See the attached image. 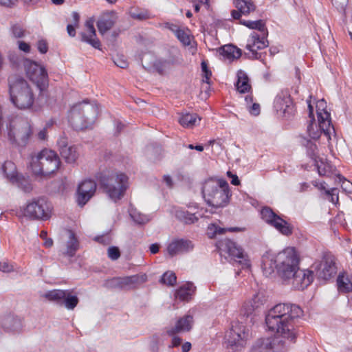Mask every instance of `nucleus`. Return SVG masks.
Returning <instances> with one entry per match:
<instances>
[{
	"instance_id": "nucleus-1",
	"label": "nucleus",
	"mask_w": 352,
	"mask_h": 352,
	"mask_svg": "<svg viewBox=\"0 0 352 352\" xmlns=\"http://www.w3.org/2000/svg\"><path fill=\"white\" fill-rule=\"evenodd\" d=\"M301 308L294 304L279 303L271 308L265 316L269 331L290 342L296 339V321L302 315Z\"/></svg>"
},
{
	"instance_id": "nucleus-2",
	"label": "nucleus",
	"mask_w": 352,
	"mask_h": 352,
	"mask_svg": "<svg viewBox=\"0 0 352 352\" xmlns=\"http://www.w3.org/2000/svg\"><path fill=\"white\" fill-rule=\"evenodd\" d=\"M96 178L101 188L114 202L118 201L124 196L129 187V178L122 173L105 170L98 173Z\"/></svg>"
},
{
	"instance_id": "nucleus-3",
	"label": "nucleus",
	"mask_w": 352,
	"mask_h": 352,
	"mask_svg": "<svg viewBox=\"0 0 352 352\" xmlns=\"http://www.w3.org/2000/svg\"><path fill=\"white\" fill-rule=\"evenodd\" d=\"M205 201L214 208H223L228 205L230 193L228 182L223 179H209L202 187Z\"/></svg>"
},
{
	"instance_id": "nucleus-4",
	"label": "nucleus",
	"mask_w": 352,
	"mask_h": 352,
	"mask_svg": "<svg viewBox=\"0 0 352 352\" xmlns=\"http://www.w3.org/2000/svg\"><path fill=\"white\" fill-rule=\"evenodd\" d=\"M10 100L19 109L31 107L34 103V95L32 87L23 78L11 76L8 78Z\"/></svg>"
},
{
	"instance_id": "nucleus-5",
	"label": "nucleus",
	"mask_w": 352,
	"mask_h": 352,
	"mask_svg": "<svg viewBox=\"0 0 352 352\" xmlns=\"http://www.w3.org/2000/svg\"><path fill=\"white\" fill-rule=\"evenodd\" d=\"M98 108L86 101L74 105L69 114V122L76 130L88 128L96 120Z\"/></svg>"
},
{
	"instance_id": "nucleus-6",
	"label": "nucleus",
	"mask_w": 352,
	"mask_h": 352,
	"mask_svg": "<svg viewBox=\"0 0 352 352\" xmlns=\"http://www.w3.org/2000/svg\"><path fill=\"white\" fill-rule=\"evenodd\" d=\"M309 109V117L310 118V123L307 126V133L309 136L314 139L317 140L320 138L321 134L327 139L329 142L331 140V135L336 136L335 129L331 124L330 119V113L327 111H318V121L317 124L314 118V109L311 104V102L307 100Z\"/></svg>"
},
{
	"instance_id": "nucleus-7",
	"label": "nucleus",
	"mask_w": 352,
	"mask_h": 352,
	"mask_svg": "<svg viewBox=\"0 0 352 352\" xmlns=\"http://www.w3.org/2000/svg\"><path fill=\"white\" fill-rule=\"evenodd\" d=\"M60 162L58 155L52 150L43 149L32 155L30 165L35 175H48L59 168Z\"/></svg>"
},
{
	"instance_id": "nucleus-8",
	"label": "nucleus",
	"mask_w": 352,
	"mask_h": 352,
	"mask_svg": "<svg viewBox=\"0 0 352 352\" xmlns=\"http://www.w3.org/2000/svg\"><path fill=\"white\" fill-rule=\"evenodd\" d=\"M32 134V126L27 119L16 117L11 120L8 129V138L12 144L25 147Z\"/></svg>"
},
{
	"instance_id": "nucleus-9",
	"label": "nucleus",
	"mask_w": 352,
	"mask_h": 352,
	"mask_svg": "<svg viewBox=\"0 0 352 352\" xmlns=\"http://www.w3.org/2000/svg\"><path fill=\"white\" fill-rule=\"evenodd\" d=\"M278 274L285 281L291 277L299 269V258L293 248H286L277 254Z\"/></svg>"
},
{
	"instance_id": "nucleus-10",
	"label": "nucleus",
	"mask_w": 352,
	"mask_h": 352,
	"mask_svg": "<svg viewBox=\"0 0 352 352\" xmlns=\"http://www.w3.org/2000/svg\"><path fill=\"white\" fill-rule=\"evenodd\" d=\"M52 206L45 197H39L30 201L24 214L32 219L45 221L51 217Z\"/></svg>"
},
{
	"instance_id": "nucleus-11",
	"label": "nucleus",
	"mask_w": 352,
	"mask_h": 352,
	"mask_svg": "<svg viewBox=\"0 0 352 352\" xmlns=\"http://www.w3.org/2000/svg\"><path fill=\"white\" fill-rule=\"evenodd\" d=\"M247 336L245 327L239 321L232 322L224 337L226 347L232 351L241 349L245 344Z\"/></svg>"
},
{
	"instance_id": "nucleus-12",
	"label": "nucleus",
	"mask_w": 352,
	"mask_h": 352,
	"mask_svg": "<svg viewBox=\"0 0 352 352\" xmlns=\"http://www.w3.org/2000/svg\"><path fill=\"white\" fill-rule=\"evenodd\" d=\"M262 219L276 228L282 234L289 236L292 233V227L285 220L276 214L270 207H264L261 211Z\"/></svg>"
},
{
	"instance_id": "nucleus-13",
	"label": "nucleus",
	"mask_w": 352,
	"mask_h": 352,
	"mask_svg": "<svg viewBox=\"0 0 352 352\" xmlns=\"http://www.w3.org/2000/svg\"><path fill=\"white\" fill-rule=\"evenodd\" d=\"M25 67L27 76L36 87L43 91L47 85V74L45 68L35 62L26 60Z\"/></svg>"
},
{
	"instance_id": "nucleus-14",
	"label": "nucleus",
	"mask_w": 352,
	"mask_h": 352,
	"mask_svg": "<svg viewBox=\"0 0 352 352\" xmlns=\"http://www.w3.org/2000/svg\"><path fill=\"white\" fill-rule=\"evenodd\" d=\"M194 247V243L189 239L174 238L167 244L164 255L166 257L173 258L192 251Z\"/></svg>"
},
{
	"instance_id": "nucleus-15",
	"label": "nucleus",
	"mask_w": 352,
	"mask_h": 352,
	"mask_svg": "<svg viewBox=\"0 0 352 352\" xmlns=\"http://www.w3.org/2000/svg\"><path fill=\"white\" fill-rule=\"evenodd\" d=\"M220 245L221 248H224L232 259L241 265L242 268H246L250 266L247 255L244 253L243 249L235 242L230 239H226L221 243Z\"/></svg>"
},
{
	"instance_id": "nucleus-16",
	"label": "nucleus",
	"mask_w": 352,
	"mask_h": 352,
	"mask_svg": "<svg viewBox=\"0 0 352 352\" xmlns=\"http://www.w3.org/2000/svg\"><path fill=\"white\" fill-rule=\"evenodd\" d=\"M96 187V182L91 179H85L78 185L76 201L80 206H84L94 197Z\"/></svg>"
},
{
	"instance_id": "nucleus-17",
	"label": "nucleus",
	"mask_w": 352,
	"mask_h": 352,
	"mask_svg": "<svg viewBox=\"0 0 352 352\" xmlns=\"http://www.w3.org/2000/svg\"><path fill=\"white\" fill-rule=\"evenodd\" d=\"M267 301L265 293L262 291H258L254 294L252 297L246 301L243 306L242 311L246 316L256 314L259 312L264 307Z\"/></svg>"
},
{
	"instance_id": "nucleus-18",
	"label": "nucleus",
	"mask_w": 352,
	"mask_h": 352,
	"mask_svg": "<svg viewBox=\"0 0 352 352\" xmlns=\"http://www.w3.org/2000/svg\"><path fill=\"white\" fill-rule=\"evenodd\" d=\"M274 107L280 116L288 118L293 112L291 97L287 91H281L274 99Z\"/></svg>"
},
{
	"instance_id": "nucleus-19",
	"label": "nucleus",
	"mask_w": 352,
	"mask_h": 352,
	"mask_svg": "<svg viewBox=\"0 0 352 352\" xmlns=\"http://www.w3.org/2000/svg\"><path fill=\"white\" fill-rule=\"evenodd\" d=\"M314 280V272L309 270H300V268L291 277L292 287L298 290H303L307 288Z\"/></svg>"
},
{
	"instance_id": "nucleus-20",
	"label": "nucleus",
	"mask_w": 352,
	"mask_h": 352,
	"mask_svg": "<svg viewBox=\"0 0 352 352\" xmlns=\"http://www.w3.org/2000/svg\"><path fill=\"white\" fill-rule=\"evenodd\" d=\"M194 320L192 316L186 314L179 318L172 327H167L166 332L169 336H173L177 333H182L190 331L193 326Z\"/></svg>"
},
{
	"instance_id": "nucleus-21",
	"label": "nucleus",
	"mask_w": 352,
	"mask_h": 352,
	"mask_svg": "<svg viewBox=\"0 0 352 352\" xmlns=\"http://www.w3.org/2000/svg\"><path fill=\"white\" fill-rule=\"evenodd\" d=\"M0 324L5 331L12 333H19L23 328L22 319L12 314L2 316Z\"/></svg>"
},
{
	"instance_id": "nucleus-22",
	"label": "nucleus",
	"mask_w": 352,
	"mask_h": 352,
	"mask_svg": "<svg viewBox=\"0 0 352 352\" xmlns=\"http://www.w3.org/2000/svg\"><path fill=\"white\" fill-rule=\"evenodd\" d=\"M118 19L117 13L115 11L103 12L97 21V27L101 34H104L111 30Z\"/></svg>"
},
{
	"instance_id": "nucleus-23",
	"label": "nucleus",
	"mask_w": 352,
	"mask_h": 352,
	"mask_svg": "<svg viewBox=\"0 0 352 352\" xmlns=\"http://www.w3.org/2000/svg\"><path fill=\"white\" fill-rule=\"evenodd\" d=\"M240 23L248 27L250 29L258 30L261 32V34L258 35L256 33L252 34V37L256 40L257 43L260 44H265L268 43L267 40V29L265 23L263 20L250 21V20H240Z\"/></svg>"
},
{
	"instance_id": "nucleus-24",
	"label": "nucleus",
	"mask_w": 352,
	"mask_h": 352,
	"mask_svg": "<svg viewBox=\"0 0 352 352\" xmlns=\"http://www.w3.org/2000/svg\"><path fill=\"white\" fill-rule=\"evenodd\" d=\"M316 269L318 278L324 280L331 278L336 273L335 262L331 257H324Z\"/></svg>"
},
{
	"instance_id": "nucleus-25",
	"label": "nucleus",
	"mask_w": 352,
	"mask_h": 352,
	"mask_svg": "<svg viewBox=\"0 0 352 352\" xmlns=\"http://www.w3.org/2000/svg\"><path fill=\"white\" fill-rule=\"evenodd\" d=\"M277 254L272 252H265L262 256L261 268L263 274L269 277L274 273L275 269L278 270Z\"/></svg>"
},
{
	"instance_id": "nucleus-26",
	"label": "nucleus",
	"mask_w": 352,
	"mask_h": 352,
	"mask_svg": "<svg viewBox=\"0 0 352 352\" xmlns=\"http://www.w3.org/2000/svg\"><path fill=\"white\" fill-rule=\"evenodd\" d=\"M58 144L60 154L65 159V162L69 164L74 163L78 156L76 148L74 146H68L67 140L65 138H61L58 140Z\"/></svg>"
},
{
	"instance_id": "nucleus-27",
	"label": "nucleus",
	"mask_w": 352,
	"mask_h": 352,
	"mask_svg": "<svg viewBox=\"0 0 352 352\" xmlns=\"http://www.w3.org/2000/svg\"><path fill=\"white\" fill-rule=\"evenodd\" d=\"M79 248L80 243L77 237L72 230H69L65 248L61 250L63 255L69 258L74 257Z\"/></svg>"
},
{
	"instance_id": "nucleus-28",
	"label": "nucleus",
	"mask_w": 352,
	"mask_h": 352,
	"mask_svg": "<svg viewBox=\"0 0 352 352\" xmlns=\"http://www.w3.org/2000/svg\"><path fill=\"white\" fill-rule=\"evenodd\" d=\"M201 118L194 113H181L179 114L178 122L186 128H192L199 124Z\"/></svg>"
},
{
	"instance_id": "nucleus-29",
	"label": "nucleus",
	"mask_w": 352,
	"mask_h": 352,
	"mask_svg": "<svg viewBox=\"0 0 352 352\" xmlns=\"http://www.w3.org/2000/svg\"><path fill=\"white\" fill-rule=\"evenodd\" d=\"M250 352H274L272 338L257 340L252 345Z\"/></svg>"
},
{
	"instance_id": "nucleus-30",
	"label": "nucleus",
	"mask_w": 352,
	"mask_h": 352,
	"mask_svg": "<svg viewBox=\"0 0 352 352\" xmlns=\"http://www.w3.org/2000/svg\"><path fill=\"white\" fill-rule=\"evenodd\" d=\"M195 288L193 283L188 282L176 291L175 297L181 300L188 301L194 294Z\"/></svg>"
},
{
	"instance_id": "nucleus-31",
	"label": "nucleus",
	"mask_w": 352,
	"mask_h": 352,
	"mask_svg": "<svg viewBox=\"0 0 352 352\" xmlns=\"http://www.w3.org/2000/svg\"><path fill=\"white\" fill-rule=\"evenodd\" d=\"M245 230L244 228L240 227H230L227 229L221 228L215 224H210L208 226L207 234L209 238H214L217 236V234H223L226 231H229L231 232H243Z\"/></svg>"
},
{
	"instance_id": "nucleus-32",
	"label": "nucleus",
	"mask_w": 352,
	"mask_h": 352,
	"mask_svg": "<svg viewBox=\"0 0 352 352\" xmlns=\"http://www.w3.org/2000/svg\"><path fill=\"white\" fill-rule=\"evenodd\" d=\"M218 52L228 59L238 58L241 55V51L237 45H221Z\"/></svg>"
},
{
	"instance_id": "nucleus-33",
	"label": "nucleus",
	"mask_w": 352,
	"mask_h": 352,
	"mask_svg": "<svg viewBox=\"0 0 352 352\" xmlns=\"http://www.w3.org/2000/svg\"><path fill=\"white\" fill-rule=\"evenodd\" d=\"M269 45H246L247 52L245 54L249 58L263 60L266 54L264 51Z\"/></svg>"
},
{
	"instance_id": "nucleus-34",
	"label": "nucleus",
	"mask_w": 352,
	"mask_h": 352,
	"mask_svg": "<svg viewBox=\"0 0 352 352\" xmlns=\"http://www.w3.org/2000/svg\"><path fill=\"white\" fill-rule=\"evenodd\" d=\"M233 4L243 15H248L256 10V6L252 0H234Z\"/></svg>"
},
{
	"instance_id": "nucleus-35",
	"label": "nucleus",
	"mask_w": 352,
	"mask_h": 352,
	"mask_svg": "<svg viewBox=\"0 0 352 352\" xmlns=\"http://www.w3.org/2000/svg\"><path fill=\"white\" fill-rule=\"evenodd\" d=\"M238 80L236 84V89L240 93H247L251 89L249 83V78L247 74L242 70L237 73Z\"/></svg>"
},
{
	"instance_id": "nucleus-36",
	"label": "nucleus",
	"mask_w": 352,
	"mask_h": 352,
	"mask_svg": "<svg viewBox=\"0 0 352 352\" xmlns=\"http://www.w3.org/2000/svg\"><path fill=\"white\" fill-rule=\"evenodd\" d=\"M138 276H125V277H118L114 278L111 280V284L115 287H125L126 286L132 285L138 281Z\"/></svg>"
},
{
	"instance_id": "nucleus-37",
	"label": "nucleus",
	"mask_w": 352,
	"mask_h": 352,
	"mask_svg": "<svg viewBox=\"0 0 352 352\" xmlns=\"http://www.w3.org/2000/svg\"><path fill=\"white\" fill-rule=\"evenodd\" d=\"M337 285L339 292L348 293L352 291V281L349 277L344 274H339L337 278Z\"/></svg>"
},
{
	"instance_id": "nucleus-38",
	"label": "nucleus",
	"mask_w": 352,
	"mask_h": 352,
	"mask_svg": "<svg viewBox=\"0 0 352 352\" xmlns=\"http://www.w3.org/2000/svg\"><path fill=\"white\" fill-rule=\"evenodd\" d=\"M175 215L177 219L186 224L194 223L198 220L194 213H190L183 209L176 210Z\"/></svg>"
},
{
	"instance_id": "nucleus-39",
	"label": "nucleus",
	"mask_w": 352,
	"mask_h": 352,
	"mask_svg": "<svg viewBox=\"0 0 352 352\" xmlns=\"http://www.w3.org/2000/svg\"><path fill=\"white\" fill-rule=\"evenodd\" d=\"M11 183L21 188L25 192H30L32 190V186L29 179L21 175H20L17 178H14L12 176Z\"/></svg>"
},
{
	"instance_id": "nucleus-40",
	"label": "nucleus",
	"mask_w": 352,
	"mask_h": 352,
	"mask_svg": "<svg viewBox=\"0 0 352 352\" xmlns=\"http://www.w3.org/2000/svg\"><path fill=\"white\" fill-rule=\"evenodd\" d=\"M66 290L53 289L48 291L44 294L43 297L50 301L55 302L56 303L62 305L64 297H65Z\"/></svg>"
},
{
	"instance_id": "nucleus-41",
	"label": "nucleus",
	"mask_w": 352,
	"mask_h": 352,
	"mask_svg": "<svg viewBox=\"0 0 352 352\" xmlns=\"http://www.w3.org/2000/svg\"><path fill=\"white\" fill-rule=\"evenodd\" d=\"M138 58L142 63V67L146 70L153 68V63L157 60L155 55L151 52H145L140 54Z\"/></svg>"
},
{
	"instance_id": "nucleus-42",
	"label": "nucleus",
	"mask_w": 352,
	"mask_h": 352,
	"mask_svg": "<svg viewBox=\"0 0 352 352\" xmlns=\"http://www.w3.org/2000/svg\"><path fill=\"white\" fill-rule=\"evenodd\" d=\"M315 165L318 169V174L320 176H329L336 170L335 166H332L330 163L327 162H324L322 160L320 161V164L317 161V162H315Z\"/></svg>"
},
{
	"instance_id": "nucleus-43",
	"label": "nucleus",
	"mask_w": 352,
	"mask_h": 352,
	"mask_svg": "<svg viewBox=\"0 0 352 352\" xmlns=\"http://www.w3.org/2000/svg\"><path fill=\"white\" fill-rule=\"evenodd\" d=\"M1 168L4 175L10 182L12 176L14 178H17L20 175L16 172L15 164L11 161H6L3 164Z\"/></svg>"
},
{
	"instance_id": "nucleus-44",
	"label": "nucleus",
	"mask_w": 352,
	"mask_h": 352,
	"mask_svg": "<svg viewBox=\"0 0 352 352\" xmlns=\"http://www.w3.org/2000/svg\"><path fill=\"white\" fill-rule=\"evenodd\" d=\"M78 303V298L76 296L71 295L68 290H66L65 297H64L62 305H64L67 309H74Z\"/></svg>"
},
{
	"instance_id": "nucleus-45",
	"label": "nucleus",
	"mask_w": 352,
	"mask_h": 352,
	"mask_svg": "<svg viewBox=\"0 0 352 352\" xmlns=\"http://www.w3.org/2000/svg\"><path fill=\"white\" fill-rule=\"evenodd\" d=\"M307 148V155L314 160V162H317L318 158V153H317V146L315 143H314L311 140H304V142L302 143Z\"/></svg>"
},
{
	"instance_id": "nucleus-46",
	"label": "nucleus",
	"mask_w": 352,
	"mask_h": 352,
	"mask_svg": "<svg viewBox=\"0 0 352 352\" xmlns=\"http://www.w3.org/2000/svg\"><path fill=\"white\" fill-rule=\"evenodd\" d=\"M87 31V34H89V36H86L85 39V41L89 42V44H98L95 42L93 37L96 36V30L94 25V21L89 20L86 23Z\"/></svg>"
},
{
	"instance_id": "nucleus-47",
	"label": "nucleus",
	"mask_w": 352,
	"mask_h": 352,
	"mask_svg": "<svg viewBox=\"0 0 352 352\" xmlns=\"http://www.w3.org/2000/svg\"><path fill=\"white\" fill-rule=\"evenodd\" d=\"M130 216L133 220L138 224H143L148 221V218L146 215L142 214L135 209H131L130 210Z\"/></svg>"
},
{
	"instance_id": "nucleus-48",
	"label": "nucleus",
	"mask_w": 352,
	"mask_h": 352,
	"mask_svg": "<svg viewBox=\"0 0 352 352\" xmlns=\"http://www.w3.org/2000/svg\"><path fill=\"white\" fill-rule=\"evenodd\" d=\"M176 280H177L176 275L174 272H173L171 271H168V272H165L162 275L161 280H160V281L162 283L166 284L168 286H173L175 284Z\"/></svg>"
},
{
	"instance_id": "nucleus-49",
	"label": "nucleus",
	"mask_w": 352,
	"mask_h": 352,
	"mask_svg": "<svg viewBox=\"0 0 352 352\" xmlns=\"http://www.w3.org/2000/svg\"><path fill=\"white\" fill-rule=\"evenodd\" d=\"M201 72L203 74V82L207 84H210V77L212 76V72L208 68V63L206 60H202L201 63Z\"/></svg>"
},
{
	"instance_id": "nucleus-50",
	"label": "nucleus",
	"mask_w": 352,
	"mask_h": 352,
	"mask_svg": "<svg viewBox=\"0 0 352 352\" xmlns=\"http://www.w3.org/2000/svg\"><path fill=\"white\" fill-rule=\"evenodd\" d=\"M168 62L156 60L153 63V68L150 72H156L160 74H163L168 67Z\"/></svg>"
},
{
	"instance_id": "nucleus-51",
	"label": "nucleus",
	"mask_w": 352,
	"mask_h": 352,
	"mask_svg": "<svg viewBox=\"0 0 352 352\" xmlns=\"http://www.w3.org/2000/svg\"><path fill=\"white\" fill-rule=\"evenodd\" d=\"M175 36L182 44H190L188 30H185L179 28L175 33Z\"/></svg>"
},
{
	"instance_id": "nucleus-52",
	"label": "nucleus",
	"mask_w": 352,
	"mask_h": 352,
	"mask_svg": "<svg viewBox=\"0 0 352 352\" xmlns=\"http://www.w3.org/2000/svg\"><path fill=\"white\" fill-rule=\"evenodd\" d=\"M114 64L122 69L128 67V62L124 55L116 54L112 58Z\"/></svg>"
},
{
	"instance_id": "nucleus-53",
	"label": "nucleus",
	"mask_w": 352,
	"mask_h": 352,
	"mask_svg": "<svg viewBox=\"0 0 352 352\" xmlns=\"http://www.w3.org/2000/svg\"><path fill=\"white\" fill-rule=\"evenodd\" d=\"M338 177L339 179V182H341V186L342 190L346 193L352 192V183L349 180L346 179L344 177H342L340 174H338Z\"/></svg>"
},
{
	"instance_id": "nucleus-54",
	"label": "nucleus",
	"mask_w": 352,
	"mask_h": 352,
	"mask_svg": "<svg viewBox=\"0 0 352 352\" xmlns=\"http://www.w3.org/2000/svg\"><path fill=\"white\" fill-rule=\"evenodd\" d=\"M107 254L111 260H117L120 256V252L118 248L116 246L109 247L107 250Z\"/></svg>"
},
{
	"instance_id": "nucleus-55",
	"label": "nucleus",
	"mask_w": 352,
	"mask_h": 352,
	"mask_svg": "<svg viewBox=\"0 0 352 352\" xmlns=\"http://www.w3.org/2000/svg\"><path fill=\"white\" fill-rule=\"evenodd\" d=\"M11 30L14 36L16 38H21L24 34L23 28L18 24L12 25L11 28Z\"/></svg>"
},
{
	"instance_id": "nucleus-56",
	"label": "nucleus",
	"mask_w": 352,
	"mask_h": 352,
	"mask_svg": "<svg viewBox=\"0 0 352 352\" xmlns=\"http://www.w3.org/2000/svg\"><path fill=\"white\" fill-rule=\"evenodd\" d=\"M325 193L331 197L332 202L338 201V190L337 188H333L330 190H325Z\"/></svg>"
},
{
	"instance_id": "nucleus-57",
	"label": "nucleus",
	"mask_w": 352,
	"mask_h": 352,
	"mask_svg": "<svg viewBox=\"0 0 352 352\" xmlns=\"http://www.w3.org/2000/svg\"><path fill=\"white\" fill-rule=\"evenodd\" d=\"M0 270L3 272H10L14 271V266L6 261H1Z\"/></svg>"
},
{
	"instance_id": "nucleus-58",
	"label": "nucleus",
	"mask_w": 352,
	"mask_h": 352,
	"mask_svg": "<svg viewBox=\"0 0 352 352\" xmlns=\"http://www.w3.org/2000/svg\"><path fill=\"white\" fill-rule=\"evenodd\" d=\"M95 240L104 245H109L111 243V236L108 234L96 236Z\"/></svg>"
},
{
	"instance_id": "nucleus-59",
	"label": "nucleus",
	"mask_w": 352,
	"mask_h": 352,
	"mask_svg": "<svg viewBox=\"0 0 352 352\" xmlns=\"http://www.w3.org/2000/svg\"><path fill=\"white\" fill-rule=\"evenodd\" d=\"M248 109L252 115L257 116L260 113V105L258 103H253Z\"/></svg>"
},
{
	"instance_id": "nucleus-60",
	"label": "nucleus",
	"mask_w": 352,
	"mask_h": 352,
	"mask_svg": "<svg viewBox=\"0 0 352 352\" xmlns=\"http://www.w3.org/2000/svg\"><path fill=\"white\" fill-rule=\"evenodd\" d=\"M79 21H80V15L77 12H72V20L71 23L72 25H74L76 26L79 25Z\"/></svg>"
},
{
	"instance_id": "nucleus-61",
	"label": "nucleus",
	"mask_w": 352,
	"mask_h": 352,
	"mask_svg": "<svg viewBox=\"0 0 352 352\" xmlns=\"http://www.w3.org/2000/svg\"><path fill=\"white\" fill-rule=\"evenodd\" d=\"M182 343V339L175 335L173 336L171 344L169 345V347H177L180 345Z\"/></svg>"
},
{
	"instance_id": "nucleus-62",
	"label": "nucleus",
	"mask_w": 352,
	"mask_h": 352,
	"mask_svg": "<svg viewBox=\"0 0 352 352\" xmlns=\"http://www.w3.org/2000/svg\"><path fill=\"white\" fill-rule=\"evenodd\" d=\"M78 27V26H76L74 25L68 24L67 26V31L68 34L70 36H74L76 35V28Z\"/></svg>"
},
{
	"instance_id": "nucleus-63",
	"label": "nucleus",
	"mask_w": 352,
	"mask_h": 352,
	"mask_svg": "<svg viewBox=\"0 0 352 352\" xmlns=\"http://www.w3.org/2000/svg\"><path fill=\"white\" fill-rule=\"evenodd\" d=\"M228 177H232V181H231V184L234 185V186H237L240 184V181L238 178V177L236 175H233L231 172L228 171L227 173Z\"/></svg>"
},
{
	"instance_id": "nucleus-64",
	"label": "nucleus",
	"mask_w": 352,
	"mask_h": 352,
	"mask_svg": "<svg viewBox=\"0 0 352 352\" xmlns=\"http://www.w3.org/2000/svg\"><path fill=\"white\" fill-rule=\"evenodd\" d=\"M311 183H312V184H313L315 187L318 188L319 190H326V187H325V184H325V182H318V181H317V180H314V181H312V182H311Z\"/></svg>"
}]
</instances>
